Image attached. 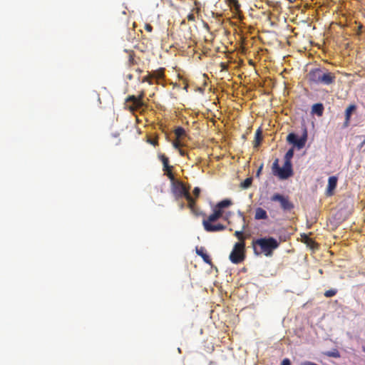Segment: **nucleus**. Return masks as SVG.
Segmentation results:
<instances>
[{"label":"nucleus","instance_id":"nucleus-38","mask_svg":"<svg viewBox=\"0 0 365 365\" xmlns=\"http://www.w3.org/2000/svg\"><path fill=\"white\" fill-rule=\"evenodd\" d=\"M231 214L232 213L230 212L226 213L224 218L227 220L231 217Z\"/></svg>","mask_w":365,"mask_h":365},{"label":"nucleus","instance_id":"nucleus-10","mask_svg":"<svg viewBox=\"0 0 365 365\" xmlns=\"http://www.w3.org/2000/svg\"><path fill=\"white\" fill-rule=\"evenodd\" d=\"M159 159L163 163V171L165 173V175L168 177V178L171 181H174L175 176L172 173L173 166L169 165V158L165 156L164 154H160L158 155Z\"/></svg>","mask_w":365,"mask_h":365},{"label":"nucleus","instance_id":"nucleus-36","mask_svg":"<svg viewBox=\"0 0 365 365\" xmlns=\"http://www.w3.org/2000/svg\"><path fill=\"white\" fill-rule=\"evenodd\" d=\"M178 152L181 156H185L186 155V153L184 150L179 148Z\"/></svg>","mask_w":365,"mask_h":365},{"label":"nucleus","instance_id":"nucleus-26","mask_svg":"<svg viewBox=\"0 0 365 365\" xmlns=\"http://www.w3.org/2000/svg\"><path fill=\"white\" fill-rule=\"evenodd\" d=\"M152 75L151 73H148L147 76H144L142 79V82L143 83H148L150 85H152L153 84V81H152Z\"/></svg>","mask_w":365,"mask_h":365},{"label":"nucleus","instance_id":"nucleus-42","mask_svg":"<svg viewBox=\"0 0 365 365\" xmlns=\"http://www.w3.org/2000/svg\"><path fill=\"white\" fill-rule=\"evenodd\" d=\"M183 207H184V204H183V203H182V204L180 205V208H181V209H182Z\"/></svg>","mask_w":365,"mask_h":365},{"label":"nucleus","instance_id":"nucleus-31","mask_svg":"<svg viewBox=\"0 0 365 365\" xmlns=\"http://www.w3.org/2000/svg\"><path fill=\"white\" fill-rule=\"evenodd\" d=\"M145 29L148 32H151L153 31V26L150 24H145Z\"/></svg>","mask_w":365,"mask_h":365},{"label":"nucleus","instance_id":"nucleus-35","mask_svg":"<svg viewBox=\"0 0 365 365\" xmlns=\"http://www.w3.org/2000/svg\"><path fill=\"white\" fill-rule=\"evenodd\" d=\"M149 143L150 144L153 145H158V140L157 139L150 140Z\"/></svg>","mask_w":365,"mask_h":365},{"label":"nucleus","instance_id":"nucleus-1","mask_svg":"<svg viewBox=\"0 0 365 365\" xmlns=\"http://www.w3.org/2000/svg\"><path fill=\"white\" fill-rule=\"evenodd\" d=\"M254 252L257 255L264 254L270 257L273 251L278 248L279 242L272 237L259 238L252 242Z\"/></svg>","mask_w":365,"mask_h":365},{"label":"nucleus","instance_id":"nucleus-37","mask_svg":"<svg viewBox=\"0 0 365 365\" xmlns=\"http://www.w3.org/2000/svg\"><path fill=\"white\" fill-rule=\"evenodd\" d=\"M220 67H221L222 71L227 69V66L225 63H221Z\"/></svg>","mask_w":365,"mask_h":365},{"label":"nucleus","instance_id":"nucleus-6","mask_svg":"<svg viewBox=\"0 0 365 365\" xmlns=\"http://www.w3.org/2000/svg\"><path fill=\"white\" fill-rule=\"evenodd\" d=\"M271 201L278 202L280 207L284 211H291L294 208V204L289 200V196H284L279 193H274L271 197Z\"/></svg>","mask_w":365,"mask_h":365},{"label":"nucleus","instance_id":"nucleus-4","mask_svg":"<svg viewBox=\"0 0 365 365\" xmlns=\"http://www.w3.org/2000/svg\"><path fill=\"white\" fill-rule=\"evenodd\" d=\"M232 205V201L230 199H225L217 203L213 212L209 215L207 219L203 220L202 222H208V223H212L222 217L224 213V209L227 208Z\"/></svg>","mask_w":365,"mask_h":365},{"label":"nucleus","instance_id":"nucleus-32","mask_svg":"<svg viewBox=\"0 0 365 365\" xmlns=\"http://www.w3.org/2000/svg\"><path fill=\"white\" fill-rule=\"evenodd\" d=\"M263 168V164H262L257 170L256 177L259 178Z\"/></svg>","mask_w":365,"mask_h":365},{"label":"nucleus","instance_id":"nucleus-28","mask_svg":"<svg viewBox=\"0 0 365 365\" xmlns=\"http://www.w3.org/2000/svg\"><path fill=\"white\" fill-rule=\"evenodd\" d=\"M326 355L328 356L334 357V358H338L340 356L339 352L336 349L334 350L333 351H328L326 354Z\"/></svg>","mask_w":365,"mask_h":365},{"label":"nucleus","instance_id":"nucleus-24","mask_svg":"<svg viewBox=\"0 0 365 365\" xmlns=\"http://www.w3.org/2000/svg\"><path fill=\"white\" fill-rule=\"evenodd\" d=\"M294 155V149L290 148L284 155V163H292L291 160Z\"/></svg>","mask_w":365,"mask_h":365},{"label":"nucleus","instance_id":"nucleus-13","mask_svg":"<svg viewBox=\"0 0 365 365\" xmlns=\"http://www.w3.org/2000/svg\"><path fill=\"white\" fill-rule=\"evenodd\" d=\"M268 218L267 213L266 210H264L262 207H257L255 210V219L257 220H267Z\"/></svg>","mask_w":365,"mask_h":365},{"label":"nucleus","instance_id":"nucleus-29","mask_svg":"<svg viewBox=\"0 0 365 365\" xmlns=\"http://www.w3.org/2000/svg\"><path fill=\"white\" fill-rule=\"evenodd\" d=\"M200 192H201V190L200 187H195L192 191L193 192V195H195V197H198L200 194Z\"/></svg>","mask_w":365,"mask_h":365},{"label":"nucleus","instance_id":"nucleus-17","mask_svg":"<svg viewBox=\"0 0 365 365\" xmlns=\"http://www.w3.org/2000/svg\"><path fill=\"white\" fill-rule=\"evenodd\" d=\"M247 225L246 224L242 225V230L240 231H235V236L240 240L239 242H245V237H244L243 232L245 230Z\"/></svg>","mask_w":365,"mask_h":365},{"label":"nucleus","instance_id":"nucleus-23","mask_svg":"<svg viewBox=\"0 0 365 365\" xmlns=\"http://www.w3.org/2000/svg\"><path fill=\"white\" fill-rule=\"evenodd\" d=\"M128 66H131L137 63L135 59V54L133 51H130L128 52Z\"/></svg>","mask_w":365,"mask_h":365},{"label":"nucleus","instance_id":"nucleus-21","mask_svg":"<svg viewBox=\"0 0 365 365\" xmlns=\"http://www.w3.org/2000/svg\"><path fill=\"white\" fill-rule=\"evenodd\" d=\"M229 5L230 7L233 9H235L237 12H239L240 11L241 5L239 3L238 0H228Z\"/></svg>","mask_w":365,"mask_h":365},{"label":"nucleus","instance_id":"nucleus-39","mask_svg":"<svg viewBox=\"0 0 365 365\" xmlns=\"http://www.w3.org/2000/svg\"><path fill=\"white\" fill-rule=\"evenodd\" d=\"M191 212H192V214H194L196 216L199 215V213L197 212V211L195 207H194V210L191 211Z\"/></svg>","mask_w":365,"mask_h":365},{"label":"nucleus","instance_id":"nucleus-5","mask_svg":"<svg viewBox=\"0 0 365 365\" xmlns=\"http://www.w3.org/2000/svg\"><path fill=\"white\" fill-rule=\"evenodd\" d=\"M245 243L237 242L230 255L229 259L233 264H240L245 259Z\"/></svg>","mask_w":365,"mask_h":365},{"label":"nucleus","instance_id":"nucleus-44","mask_svg":"<svg viewBox=\"0 0 365 365\" xmlns=\"http://www.w3.org/2000/svg\"><path fill=\"white\" fill-rule=\"evenodd\" d=\"M288 1H290V2H292V0H288Z\"/></svg>","mask_w":365,"mask_h":365},{"label":"nucleus","instance_id":"nucleus-7","mask_svg":"<svg viewBox=\"0 0 365 365\" xmlns=\"http://www.w3.org/2000/svg\"><path fill=\"white\" fill-rule=\"evenodd\" d=\"M173 182L172 190L176 199L185 197L190 193V187H187L182 182L175 180Z\"/></svg>","mask_w":365,"mask_h":365},{"label":"nucleus","instance_id":"nucleus-25","mask_svg":"<svg viewBox=\"0 0 365 365\" xmlns=\"http://www.w3.org/2000/svg\"><path fill=\"white\" fill-rule=\"evenodd\" d=\"M252 182V179L251 178H247L242 182H241V187L244 189H247L251 186Z\"/></svg>","mask_w":365,"mask_h":365},{"label":"nucleus","instance_id":"nucleus-19","mask_svg":"<svg viewBox=\"0 0 365 365\" xmlns=\"http://www.w3.org/2000/svg\"><path fill=\"white\" fill-rule=\"evenodd\" d=\"M262 140V131L260 129H258L255 133V140H254V147H255V148L258 147L260 145Z\"/></svg>","mask_w":365,"mask_h":365},{"label":"nucleus","instance_id":"nucleus-33","mask_svg":"<svg viewBox=\"0 0 365 365\" xmlns=\"http://www.w3.org/2000/svg\"><path fill=\"white\" fill-rule=\"evenodd\" d=\"M282 365H291L290 361L288 359H284L282 362Z\"/></svg>","mask_w":365,"mask_h":365},{"label":"nucleus","instance_id":"nucleus-2","mask_svg":"<svg viewBox=\"0 0 365 365\" xmlns=\"http://www.w3.org/2000/svg\"><path fill=\"white\" fill-rule=\"evenodd\" d=\"M310 83L315 84L331 85L335 82L336 76L331 72H324L321 68L311 70L308 75Z\"/></svg>","mask_w":365,"mask_h":365},{"label":"nucleus","instance_id":"nucleus-22","mask_svg":"<svg viewBox=\"0 0 365 365\" xmlns=\"http://www.w3.org/2000/svg\"><path fill=\"white\" fill-rule=\"evenodd\" d=\"M151 75H152L153 78H157V79L163 78L164 77V68H160L158 70H156V71H153L151 73Z\"/></svg>","mask_w":365,"mask_h":365},{"label":"nucleus","instance_id":"nucleus-9","mask_svg":"<svg viewBox=\"0 0 365 365\" xmlns=\"http://www.w3.org/2000/svg\"><path fill=\"white\" fill-rule=\"evenodd\" d=\"M307 139V134L306 130L301 138H298V136L294 133H289L287 137V142L297 146L298 149H301L304 147Z\"/></svg>","mask_w":365,"mask_h":365},{"label":"nucleus","instance_id":"nucleus-18","mask_svg":"<svg viewBox=\"0 0 365 365\" xmlns=\"http://www.w3.org/2000/svg\"><path fill=\"white\" fill-rule=\"evenodd\" d=\"M185 198L187 201V207L191 211H193L194 207H195V200L190 195V193L187 194V196L185 197Z\"/></svg>","mask_w":365,"mask_h":365},{"label":"nucleus","instance_id":"nucleus-20","mask_svg":"<svg viewBox=\"0 0 365 365\" xmlns=\"http://www.w3.org/2000/svg\"><path fill=\"white\" fill-rule=\"evenodd\" d=\"M175 135L178 139H181L186 135V133L183 128L178 127L175 130Z\"/></svg>","mask_w":365,"mask_h":365},{"label":"nucleus","instance_id":"nucleus-12","mask_svg":"<svg viewBox=\"0 0 365 365\" xmlns=\"http://www.w3.org/2000/svg\"><path fill=\"white\" fill-rule=\"evenodd\" d=\"M356 109V106L354 104L349 105L345 110V120L344 126L347 127L349 125L351 114Z\"/></svg>","mask_w":365,"mask_h":365},{"label":"nucleus","instance_id":"nucleus-41","mask_svg":"<svg viewBox=\"0 0 365 365\" xmlns=\"http://www.w3.org/2000/svg\"><path fill=\"white\" fill-rule=\"evenodd\" d=\"M364 145H365V139L361 143V147H362Z\"/></svg>","mask_w":365,"mask_h":365},{"label":"nucleus","instance_id":"nucleus-43","mask_svg":"<svg viewBox=\"0 0 365 365\" xmlns=\"http://www.w3.org/2000/svg\"><path fill=\"white\" fill-rule=\"evenodd\" d=\"M363 351H365V346H363Z\"/></svg>","mask_w":365,"mask_h":365},{"label":"nucleus","instance_id":"nucleus-14","mask_svg":"<svg viewBox=\"0 0 365 365\" xmlns=\"http://www.w3.org/2000/svg\"><path fill=\"white\" fill-rule=\"evenodd\" d=\"M197 254L200 256L204 262L208 264H212V260L210 257V256L205 252V250L203 247H200V249L196 250Z\"/></svg>","mask_w":365,"mask_h":365},{"label":"nucleus","instance_id":"nucleus-30","mask_svg":"<svg viewBox=\"0 0 365 365\" xmlns=\"http://www.w3.org/2000/svg\"><path fill=\"white\" fill-rule=\"evenodd\" d=\"M173 145L175 148L176 149H179L180 148V147L181 146V143L180 142V139H178L176 140H174L173 143Z\"/></svg>","mask_w":365,"mask_h":365},{"label":"nucleus","instance_id":"nucleus-40","mask_svg":"<svg viewBox=\"0 0 365 365\" xmlns=\"http://www.w3.org/2000/svg\"><path fill=\"white\" fill-rule=\"evenodd\" d=\"M188 19H189V20H192V19H194V16H193V15H192V14L189 15V16H188Z\"/></svg>","mask_w":365,"mask_h":365},{"label":"nucleus","instance_id":"nucleus-16","mask_svg":"<svg viewBox=\"0 0 365 365\" xmlns=\"http://www.w3.org/2000/svg\"><path fill=\"white\" fill-rule=\"evenodd\" d=\"M336 184H337V178L335 176L329 177V178L328 180L327 190L329 192H330V195L331 194V191L336 188Z\"/></svg>","mask_w":365,"mask_h":365},{"label":"nucleus","instance_id":"nucleus-3","mask_svg":"<svg viewBox=\"0 0 365 365\" xmlns=\"http://www.w3.org/2000/svg\"><path fill=\"white\" fill-rule=\"evenodd\" d=\"M272 172L274 176L280 180H286L293 175L292 163H284L282 168L279 167V159L276 158L272 166Z\"/></svg>","mask_w":365,"mask_h":365},{"label":"nucleus","instance_id":"nucleus-8","mask_svg":"<svg viewBox=\"0 0 365 365\" xmlns=\"http://www.w3.org/2000/svg\"><path fill=\"white\" fill-rule=\"evenodd\" d=\"M144 96H145V93L143 91H141L138 97H136L133 95L128 96L125 99V102L126 103H128V102L132 103V105H130L128 106L129 110L131 111H135V110L140 109L143 106H144V103L143 101Z\"/></svg>","mask_w":365,"mask_h":365},{"label":"nucleus","instance_id":"nucleus-11","mask_svg":"<svg viewBox=\"0 0 365 365\" xmlns=\"http://www.w3.org/2000/svg\"><path fill=\"white\" fill-rule=\"evenodd\" d=\"M204 229L209 232H215L223 231L226 229V226L222 224L213 225L212 223H208V222H202Z\"/></svg>","mask_w":365,"mask_h":365},{"label":"nucleus","instance_id":"nucleus-27","mask_svg":"<svg viewBox=\"0 0 365 365\" xmlns=\"http://www.w3.org/2000/svg\"><path fill=\"white\" fill-rule=\"evenodd\" d=\"M336 292H337V291L336 289H331L327 290L324 292V296L326 297H334V295H336Z\"/></svg>","mask_w":365,"mask_h":365},{"label":"nucleus","instance_id":"nucleus-34","mask_svg":"<svg viewBox=\"0 0 365 365\" xmlns=\"http://www.w3.org/2000/svg\"><path fill=\"white\" fill-rule=\"evenodd\" d=\"M238 215L242 217L243 224H245V217L241 211H238Z\"/></svg>","mask_w":365,"mask_h":365},{"label":"nucleus","instance_id":"nucleus-15","mask_svg":"<svg viewBox=\"0 0 365 365\" xmlns=\"http://www.w3.org/2000/svg\"><path fill=\"white\" fill-rule=\"evenodd\" d=\"M312 112L318 116H322L324 112L323 104L320 103L314 104L312 107Z\"/></svg>","mask_w":365,"mask_h":365}]
</instances>
